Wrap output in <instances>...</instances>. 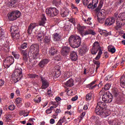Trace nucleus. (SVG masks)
<instances>
[{
  "label": "nucleus",
  "instance_id": "4be33fe9",
  "mask_svg": "<svg viewBox=\"0 0 125 125\" xmlns=\"http://www.w3.org/2000/svg\"><path fill=\"white\" fill-rule=\"evenodd\" d=\"M84 29H86V26H82L80 24L77 25V30L79 32V34H80V35L81 36H82V34L83 33V31H84Z\"/></svg>",
  "mask_w": 125,
  "mask_h": 125
},
{
  "label": "nucleus",
  "instance_id": "412c9836",
  "mask_svg": "<svg viewBox=\"0 0 125 125\" xmlns=\"http://www.w3.org/2000/svg\"><path fill=\"white\" fill-rule=\"evenodd\" d=\"M95 112L98 116H102V114H104V109L99 107H96Z\"/></svg>",
  "mask_w": 125,
  "mask_h": 125
},
{
  "label": "nucleus",
  "instance_id": "f3484780",
  "mask_svg": "<svg viewBox=\"0 0 125 125\" xmlns=\"http://www.w3.org/2000/svg\"><path fill=\"white\" fill-rule=\"evenodd\" d=\"M95 83H96V81L92 82L89 84H87L86 86V87H87V88H89V89L91 90L92 89H94V88H95V87L97 86V84H95Z\"/></svg>",
  "mask_w": 125,
  "mask_h": 125
},
{
  "label": "nucleus",
  "instance_id": "20e7f679",
  "mask_svg": "<svg viewBox=\"0 0 125 125\" xmlns=\"http://www.w3.org/2000/svg\"><path fill=\"white\" fill-rule=\"evenodd\" d=\"M21 16V13L18 11H14L11 13H9L7 15L8 19L10 20V21H14V20H16L17 18H19Z\"/></svg>",
  "mask_w": 125,
  "mask_h": 125
},
{
  "label": "nucleus",
  "instance_id": "cd10ccee",
  "mask_svg": "<svg viewBox=\"0 0 125 125\" xmlns=\"http://www.w3.org/2000/svg\"><path fill=\"white\" fill-rule=\"evenodd\" d=\"M43 42L44 43L49 44L50 43V42H51V38L48 35H45Z\"/></svg>",
  "mask_w": 125,
  "mask_h": 125
},
{
  "label": "nucleus",
  "instance_id": "774afa93",
  "mask_svg": "<svg viewBox=\"0 0 125 125\" xmlns=\"http://www.w3.org/2000/svg\"><path fill=\"white\" fill-rule=\"evenodd\" d=\"M64 29L68 31V30H69V29H70V28H71V26H70L69 25H68V24L67 25V26H64Z\"/></svg>",
  "mask_w": 125,
  "mask_h": 125
},
{
  "label": "nucleus",
  "instance_id": "a18cd8bd",
  "mask_svg": "<svg viewBox=\"0 0 125 125\" xmlns=\"http://www.w3.org/2000/svg\"><path fill=\"white\" fill-rule=\"evenodd\" d=\"M27 47H28V44L26 42H24L21 45V47L19 48V49L21 50V48H22V49H25V48H27Z\"/></svg>",
  "mask_w": 125,
  "mask_h": 125
},
{
  "label": "nucleus",
  "instance_id": "de8ad7c7",
  "mask_svg": "<svg viewBox=\"0 0 125 125\" xmlns=\"http://www.w3.org/2000/svg\"><path fill=\"white\" fill-rule=\"evenodd\" d=\"M21 54L22 56H28V51L27 50H21Z\"/></svg>",
  "mask_w": 125,
  "mask_h": 125
},
{
  "label": "nucleus",
  "instance_id": "69168bd1",
  "mask_svg": "<svg viewBox=\"0 0 125 125\" xmlns=\"http://www.w3.org/2000/svg\"><path fill=\"white\" fill-rule=\"evenodd\" d=\"M60 113H61V109L59 108H57L55 111V113L58 115V114H59Z\"/></svg>",
  "mask_w": 125,
  "mask_h": 125
},
{
  "label": "nucleus",
  "instance_id": "338daca9",
  "mask_svg": "<svg viewBox=\"0 0 125 125\" xmlns=\"http://www.w3.org/2000/svg\"><path fill=\"white\" fill-rule=\"evenodd\" d=\"M3 84H4V81L1 79H0V86H2Z\"/></svg>",
  "mask_w": 125,
  "mask_h": 125
},
{
  "label": "nucleus",
  "instance_id": "ddd939ff",
  "mask_svg": "<svg viewBox=\"0 0 125 125\" xmlns=\"http://www.w3.org/2000/svg\"><path fill=\"white\" fill-rule=\"evenodd\" d=\"M61 52L62 56H66L68 55V53L70 52V47L68 46L63 47Z\"/></svg>",
  "mask_w": 125,
  "mask_h": 125
},
{
  "label": "nucleus",
  "instance_id": "e433bc0d",
  "mask_svg": "<svg viewBox=\"0 0 125 125\" xmlns=\"http://www.w3.org/2000/svg\"><path fill=\"white\" fill-rule=\"evenodd\" d=\"M88 49L86 46H83L80 50L81 52H82L81 54H84L85 52H87Z\"/></svg>",
  "mask_w": 125,
  "mask_h": 125
},
{
  "label": "nucleus",
  "instance_id": "a19ab883",
  "mask_svg": "<svg viewBox=\"0 0 125 125\" xmlns=\"http://www.w3.org/2000/svg\"><path fill=\"white\" fill-rule=\"evenodd\" d=\"M98 50H99V49H96L95 48H92L91 50V53L93 54V55H96V54L98 52Z\"/></svg>",
  "mask_w": 125,
  "mask_h": 125
},
{
  "label": "nucleus",
  "instance_id": "0eeeda50",
  "mask_svg": "<svg viewBox=\"0 0 125 125\" xmlns=\"http://www.w3.org/2000/svg\"><path fill=\"white\" fill-rule=\"evenodd\" d=\"M14 63V58L10 56L6 58L4 61L3 65L5 68H9Z\"/></svg>",
  "mask_w": 125,
  "mask_h": 125
},
{
  "label": "nucleus",
  "instance_id": "b1692460",
  "mask_svg": "<svg viewBox=\"0 0 125 125\" xmlns=\"http://www.w3.org/2000/svg\"><path fill=\"white\" fill-rule=\"evenodd\" d=\"M53 38L55 42H59V41H61V36L57 33H55L53 35Z\"/></svg>",
  "mask_w": 125,
  "mask_h": 125
},
{
  "label": "nucleus",
  "instance_id": "7ed1b4c3",
  "mask_svg": "<svg viewBox=\"0 0 125 125\" xmlns=\"http://www.w3.org/2000/svg\"><path fill=\"white\" fill-rule=\"evenodd\" d=\"M21 67H19L15 70L14 73L12 74V79L14 83H18V81L22 79V77H23Z\"/></svg>",
  "mask_w": 125,
  "mask_h": 125
},
{
  "label": "nucleus",
  "instance_id": "4d7b16f0",
  "mask_svg": "<svg viewBox=\"0 0 125 125\" xmlns=\"http://www.w3.org/2000/svg\"><path fill=\"white\" fill-rule=\"evenodd\" d=\"M21 101H22V99L19 97L16 99L15 103H16V104H19L21 103Z\"/></svg>",
  "mask_w": 125,
  "mask_h": 125
},
{
  "label": "nucleus",
  "instance_id": "393cba45",
  "mask_svg": "<svg viewBox=\"0 0 125 125\" xmlns=\"http://www.w3.org/2000/svg\"><path fill=\"white\" fill-rule=\"evenodd\" d=\"M106 107V103L104 102H99L98 103H97V106H96V107L97 108H101V109H105Z\"/></svg>",
  "mask_w": 125,
  "mask_h": 125
},
{
  "label": "nucleus",
  "instance_id": "7c9ffc66",
  "mask_svg": "<svg viewBox=\"0 0 125 125\" xmlns=\"http://www.w3.org/2000/svg\"><path fill=\"white\" fill-rule=\"evenodd\" d=\"M45 21H46V18H45L44 15H42L41 20L39 22V26H44V24H45Z\"/></svg>",
  "mask_w": 125,
  "mask_h": 125
},
{
  "label": "nucleus",
  "instance_id": "58836bf2",
  "mask_svg": "<svg viewBox=\"0 0 125 125\" xmlns=\"http://www.w3.org/2000/svg\"><path fill=\"white\" fill-rule=\"evenodd\" d=\"M69 15V10L65 9L64 12L62 13V17H66Z\"/></svg>",
  "mask_w": 125,
  "mask_h": 125
},
{
  "label": "nucleus",
  "instance_id": "603ef678",
  "mask_svg": "<svg viewBox=\"0 0 125 125\" xmlns=\"http://www.w3.org/2000/svg\"><path fill=\"white\" fill-rule=\"evenodd\" d=\"M42 101V98L41 97H37L36 98L34 99V102L36 103H40Z\"/></svg>",
  "mask_w": 125,
  "mask_h": 125
},
{
  "label": "nucleus",
  "instance_id": "e2e57ef3",
  "mask_svg": "<svg viewBox=\"0 0 125 125\" xmlns=\"http://www.w3.org/2000/svg\"><path fill=\"white\" fill-rule=\"evenodd\" d=\"M49 123L50 125H53L55 124V120H54V119L52 118L50 120Z\"/></svg>",
  "mask_w": 125,
  "mask_h": 125
},
{
  "label": "nucleus",
  "instance_id": "864d4df0",
  "mask_svg": "<svg viewBox=\"0 0 125 125\" xmlns=\"http://www.w3.org/2000/svg\"><path fill=\"white\" fill-rule=\"evenodd\" d=\"M90 20H91V18H88L87 20H86L85 23L87 24V25H92V23H91Z\"/></svg>",
  "mask_w": 125,
  "mask_h": 125
},
{
  "label": "nucleus",
  "instance_id": "bf43d9fd",
  "mask_svg": "<svg viewBox=\"0 0 125 125\" xmlns=\"http://www.w3.org/2000/svg\"><path fill=\"white\" fill-rule=\"evenodd\" d=\"M15 105H14V104H11L9 105V110H10V111H13V110H15Z\"/></svg>",
  "mask_w": 125,
  "mask_h": 125
},
{
  "label": "nucleus",
  "instance_id": "6e6552de",
  "mask_svg": "<svg viewBox=\"0 0 125 125\" xmlns=\"http://www.w3.org/2000/svg\"><path fill=\"white\" fill-rule=\"evenodd\" d=\"M102 99L105 103H111L113 101V96L109 93H106L103 96Z\"/></svg>",
  "mask_w": 125,
  "mask_h": 125
},
{
  "label": "nucleus",
  "instance_id": "3c124183",
  "mask_svg": "<svg viewBox=\"0 0 125 125\" xmlns=\"http://www.w3.org/2000/svg\"><path fill=\"white\" fill-rule=\"evenodd\" d=\"M8 1L9 5L10 6H12V5H14L16 3V0H8Z\"/></svg>",
  "mask_w": 125,
  "mask_h": 125
},
{
  "label": "nucleus",
  "instance_id": "9d476101",
  "mask_svg": "<svg viewBox=\"0 0 125 125\" xmlns=\"http://www.w3.org/2000/svg\"><path fill=\"white\" fill-rule=\"evenodd\" d=\"M97 4H98V0H92V3H90L88 5L87 7L89 9L92 10L97 7Z\"/></svg>",
  "mask_w": 125,
  "mask_h": 125
},
{
  "label": "nucleus",
  "instance_id": "4c0bfd02",
  "mask_svg": "<svg viewBox=\"0 0 125 125\" xmlns=\"http://www.w3.org/2000/svg\"><path fill=\"white\" fill-rule=\"evenodd\" d=\"M103 53V52L102 51V50H100V51H99L98 55L96 57V58L94 59V60H99V59H100V57H101V55H102Z\"/></svg>",
  "mask_w": 125,
  "mask_h": 125
},
{
  "label": "nucleus",
  "instance_id": "f704fd0d",
  "mask_svg": "<svg viewBox=\"0 0 125 125\" xmlns=\"http://www.w3.org/2000/svg\"><path fill=\"white\" fill-rule=\"evenodd\" d=\"M91 120L92 121V122H94L95 124L97 125L99 124V117L98 116H92L91 118Z\"/></svg>",
  "mask_w": 125,
  "mask_h": 125
},
{
  "label": "nucleus",
  "instance_id": "4468645a",
  "mask_svg": "<svg viewBox=\"0 0 125 125\" xmlns=\"http://www.w3.org/2000/svg\"><path fill=\"white\" fill-rule=\"evenodd\" d=\"M114 23H115V18L113 17L106 19L104 22V24L106 26H111V25H113Z\"/></svg>",
  "mask_w": 125,
  "mask_h": 125
},
{
  "label": "nucleus",
  "instance_id": "f8f14e48",
  "mask_svg": "<svg viewBox=\"0 0 125 125\" xmlns=\"http://www.w3.org/2000/svg\"><path fill=\"white\" fill-rule=\"evenodd\" d=\"M46 35V31H41L37 36V38L39 42H42L43 40V36Z\"/></svg>",
  "mask_w": 125,
  "mask_h": 125
},
{
  "label": "nucleus",
  "instance_id": "c9c22d12",
  "mask_svg": "<svg viewBox=\"0 0 125 125\" xmlns=\"http://www.w3.org/2000/svg\"><path fill=\"white\" fill-rule=\"evenodd\" d=\"M107 49L108 51L111 53H115L116 52V48L114 47H112L111 46H108Z\"/></svg>",
  "mask_w": 125,
  "mask_h": 125
},
{
  "label": "nucleus",
  "instance_id": "423d86ee",
  "mask_svg": "<svg viewBox=\"0 0 125 125\" xmlns=\"http://www.w3.org/2000/svg\"><path fill=\"white\" fill-rule=\"evenodd\" d=\"M45 12L46 14L49 16V17H54V16H56L59 13V11L55 7L47 8Z\"/></svg>",
  "mask_w": 125,
  "mask_h": 125
},
{
  "label": "nucleus",
  "instance_id": "a211bd4d",
  "mask_svg": "<svg viewBox=\"0 0 125 125\" xmlns=\"http://www.w3.org/2000/svg\"><path fill=\"white\" fill-rule=\"evenodd\" d=\"M49 54L51 56H53L57 53V49L55 47H51L49 49Z\"/></svg>",
  "mask_w": 125,
  "mask_h": 125
},
{
  "label": "nucleus",
  "instance_id": "1a4fd4ad",
  "mask_svg": "<svg viewBox=\"0 0 125 125\" xmlns=\"http://www.w3.org/2000/svg\"><path fill=\"white\" fill-rule=\"evenodd\" d=\"M41 79L42 82V89H45L46 88H47V87H48L49 85V83H48V81H47L46 79L42 78V77H41Z\"/></svg>",
  "mask_w": 125,
  "mask_h": 125
},
{
  "label": "nucleus",
  "instance_id": "473e14b6",
  "mask_svg": "<svg viewBox=\"0 0 125 125\" xmlns=\"http://www.w3.org/2000/svg\"><path fill=\"white\" fill-rule=\"evenodd\" d=\"M120 84L122 87L125 88V76H123L120 78Z\"/></svg>",
  "mask_w": 125,
  "mask_h": 125
},
{
  "label": "nucleus",
  "instance_id": "aec40b11",
  "mask_svg": "<svg viewBox=\"0 0 125 125\" xmlns=\"http://www.w3.org/2000/svg\"><path fill=\"white\" fill-rule=\"evenodd\" d=\"M99 32H100V35H102V36H104V37H108V36H110L111 35V32H108L105 30L99 29Z\"/></svg>",
  "mask_w": 125,
  "mask_h": 125
},
{
  "label": "nucleus",
  "instance_id": "09e8293b",
  "mask_svg": "<svg viewBox=\"0 0 125 125\" xmlns=\"http://www.w3.org/2000/svg\"><path fill=\"white\" fill-rule=\"evenodd\" d=\"M93 62L94 64L97 66L96 68V71H97V70L98 69V68L100 67V62H99V61H95V60H94Z\"/></svg>",
  "mask_w": 125,
  "mask_h": 125
},
{
  "label": "nucleus",
  "instance_id": "f257e3e1",
  "mask_svg": "<svg viewBox=\"0 0 125 125\" xmlns=\"http://www.w3.org/2000/svg\"><path fill=\"white\" fill-rule=\"evenodd\" d=\"M70 45L73 48H78L82 43V38L79 36L72 35L69 37Z\"/></svg>",
  "mask_w": 125,
  "mask_h": 125
},
{
  "label": "nucleus",
  "instance_id": "39448f33",
  "mask_svg": "<svg viewBox=\"0 0 125 125\" xmlns=\"http://www.w3.org/2000/svg\"><path fill=\"white\" fill-rule=\"evenodd\" d=\"M104 3V0H101L99 2L98 8L96 9V12L97 17H100L102 18L105 17V13L100 11L101 8H102V6H103Z\"/></svg>",
  "mask_w": 125,
  "mask_h": 125
},
{
  "label": "nucleus",
  "instance_id": "2f4dec72",
  "mask_svg": "<svg viewBox=\"0 0 125 125\" xmlns=\"http://www.w3.org/2000/svg\"><path fill=\"white\" fill-rule=\"evenodd\" d=\"M71 60L72 61H76L78 59V55L75 51H72L70 54Z\"/></svg>",
  "mask_w": 125,
  "mask_h": 125
},
{
  "label": "nucleus",
  "instance_id": "5fc2aeb1",
  "mask_svg": "<svg viewBox=\"0 0 125 125\" xmlns=\"http://www.w3.org/2000/svg\"><path fill=\"white\" fill-rule=\"evenodd\" d=\"M4 36V32H3V30L1 27H0V38H1V37Z\"/></svg>",
  "mask_w": 125,
  "mask_h": 125
},
{
  "label": "nucleus",
  "instance_id": "2eb2a0df",
  "mask_svg": "<svg viewBox=\"0 0 125 125\" xmlns=\"http://www.w3.org/2000/svg\"><path fill=\"white\" fill-rule=\"evenodd\" d=\"M88 35H92L93 36H94V35H95V32L93 30L88 29L83 31L81 36L82 37H84V36H87Z\"/></svg>",
  "mask_w": 125,
  "mask_h": 125
},
{
  "label": "nucleus",
  "instance_id": "79ce46f5",
  "mask_svg": "<svg viewBox=\"0 0 125 125\" xmlns=\"http://www.w3.org/2000/svg\"><path fill=\"white\" fill-rule=\"evenodd\" d=\"M28 78L29 79H36L37 78H39V75H37L36 74H28Z\"/></svg>",
  "mask_w": 125,
  "mask_h": 125
},
{
  "label": "nucleus",
  "instance_id": "052dcab7",
  "mask_svg": "<svg viewBox=\"0 0 125 125\" xmlns=\"http://www.w3.org/2000/svg\"><path fill=\"white\" fill-rule=\"evenodd\" d=\"M89 2V1H88V0H83V5H85V6L88 5Z\"/></svg>",
  "mask_w": 125,
  "mask_h": 125
},
{
  "label": "nucleus",
  "instance_id": "0e129e2a",
  "mask_svg": "<svg viewBox=\"0 0 125 125\" xmlns=\"http://www.w3.org/2000/svg\"><path fill=\"white\" fill-rule=\"evenodd\" d=\"M31 105V103L29 102H27L26 103H25V106L27 107V108H29V107H30Z\"/></svg>",
  "mask_w": 125,
  "mask_h": 125
},
{
  "label": "nucleus",
  "instance_id": "c03bdc74",
  "mask_svg": "<svg viewBox=\"0 0 125 125\" xmlns=\"http://www.w3.org/2000/svg\"><path fill=\"white\" fill-rule=\"evenodd\" d=\"M97 20L99 23H100L101 24H103L104 22H105V17H104V18L97 17Z\"/></svg>",
  "mask_w": 125,
  "mask_h": 125
},
{
  "label": "nucleus",
  "instance_id": "72a5a7b5",
  "mask_svg": "<svg viewBox=\"0 0 125 125\" xmlns=\"http://www.w3.org/2000/svg\"><path fill=\"white\" fill-rule=\"evenodd\" d=\"M12 37L15 41V40H18L20 37V33H19V32L13 33Z\"/></svg>",
  "mask_w": 125,
  "mask_h": 125
},
{
  "label": "nucleus",
  "instance_id": "dca6fc26",
  "mask_svg": "<svg viewBox=\"0 0 125 125\" xmlns=\"http://www.w3.org/2000/svg\"><path fill=\"white\" fill-rule=\"evenodd\" d=\"M125 24H124V22L120 21L119 19L117 20L116 21V26H115V29L117 31L118 30H121V28H122V26H124Z\"/></svg>",
  "mask_w": 125,
  "mask_h": 125
},
{
  "label": "nucleus",
  "instance_id": "9b49d317",
  "mask_svg": "<svg viewBox=\"0 0 125 125\" xmlns=\"http://www.w3.org/2000/svg\"><path fill=\"white\" fill-rule=\"evenodd\" d=\"M38 26V24L36 23H32L28 26V28L27 30V33L28 35H32V33H33V29H35L36 27Z\"/></svg>",
  "mask_w": 125,
  "mask_h": 125
},
{
  "label": "nucleus",
  "instance_id": "c756f323",
  "mask_svg": "<svg viewBox=\"0 0 125 125\" xmlns=\"http://www.w3.org/2000/svg\"><path fill=\"white\" fill-rule=\"evenodd\" d=\"M92 47L99 49V51L102 50V49H101V47H100V44L99 43V42H95L93 44Z\"/></svg>",
  "mask_w": 125,
  "mask_h": 125
},
{
  "label": "nucleus",
  "instance_id": "6ab92c4d",
  "mask_svg": "<svg viewBox=\"0 0 125 125\" xmlns=\"http://www.w3.org/2000/svg\"><path fill=\"white\" fill-rule=\"evenodd\" d=\"M53 105H56L54 106H51L49 108H48L46 110V114H51L52 113V110L54 109V108H56L58 106V103H54Z\"/></svg>",
  "mask_w": 125,
  "mask_h": 125
},
{
  "label": "nucleus",
  "instance_id": "ea45409f",
  "mask_svg": "<svg viewBox=\"0 0 125 125\" xmlns=\"http://www.w3.org/2000/svg\"><path fill=\"white\" fill-rule=\"evenodd\" d=\"M112 93L115 97H117L119 95V92H118V89H113L112 90Z\"/></svg>",
  "mask_w": 125,
  "mask_h": 125
},
{
  "label": "nucleus",
  "instance_id": "6e6d98bb",
  "mask_svg": "<svg viewBox=\"0 0 125 125\" xmlns=\"http://www.w3.org/2000/svg\"><path fill=\"white\" fill-rule=\"evenodd\" d=\"M54 60H56V61H60V60H61V56H60V55H58L55 57Z\"/></svg>",
  "mask_w": 125,
  "mask_h": 125
},
{
  "label": "nucleus",
  "instance_id": "8fccbe9b",
  "mask_svg": "<svg viewBox=\"0 0 125 125\" xmlns=\"http://www.w3.org/2000/svg\"><path fill=\"white\" fill-rule=\"evenodd\" d=\"M12 55H13L14 57H15V59H19L20 58V55L15 52H12Z\"/></svg>",
  "mask_w": 125,
  "mask_h": 125
},
{
  "label": "nucleus",
  "instance_id": "680f3d73",
  "mask_svg": "<svg viewBox=\"0 0 125 125\" xmlns=\"http://www.w3.org/2000/svg\"><path fill=\"white\" fill-rule=\"evenodd\" d=\"M78 98L79 97H78V96L76 95L75 97H73L72 98L71 101L72 102L76 101V100H78Z\"/></svg>",
  "mask_w": 125,
  "mask_h": 125
},
{
  "label": "nucleus",
  "instance_id": "37998d69",
  "mask_svg": "<svg viewBox=\"0 0 125 125\" xmlns=\"http://www.w3.org/2000/svg\"><path fill=\"white\" fill-rule=\"evenodd\" d=\"M92 97V93H89L86 95V100L87 101H89V100H91V98Z\"/></svg>",
  "mask_w": 125,
  "mask_h": 125
},
{
  "label": "nucleus",
  "instance_id": "5701e85b",
  "mask_svg": "<svg viewBox=\"0 0 125 125\" xmlns=\"http://www.w3.org/2000/svg\"><path fill=\"white\" fill-rule=\"evenodd\" d=\"M48 63V60L45 59L42 60L40 62H39V66L40 67H41V68H43L45 65H46Z\"/></svg>",
  "mask_w": 125,
  "mask_h": 125
},
{
  "label": "nucleus",
  "instance_id": "f03ea898",
  "mask_svg": "<svg viewBox=\"0 0 125 125\" xmlns=\"http://www.w3.org/2000/svg\"><path fill=\"white\" fill-rule=\"evenodd\" d=\"M39 44H33L30 46V50L28 52L29 55L32 59H38L39 58Z\"/></svg>",
  "mask_w": 125,
  "mask_h": 125
},
{
  "label": "nucleus",
  "instance_id": "a878e982",
  "mask_svg": "<svg viewBox=\"0 0 125 125\" xmlns=\"http://www.w3.org/2000/svg\"><path fill=\"white\" fill-rule=\"evenodd\" d=\"M117 19L123 22V24H125V13L120 14Z\"/></svg>",
  "mask_w": 125,
  "mask_h": 125
},
{
  "label": "nucleus",
  "instance_id": "13d9d810",
  "mask_svg": "<svg viewBox=\"0 0 125 125\" xmlns=\"http://www.w3.org/2000/svg\"><path fill=\"white\" fill-rule=\"evenodd\" d=\"M60 69H58V71L57 72H56L55 73V76L56 78H59V77H60Z\"/></svg>",
  "mask_w": 125,
  "mask_h": 125
},
{
  "label": "nucleus",
  "instance_id": "bb28decb",
  "mask_svg": "<svg viewBox=\"0 0 125 125\" xmlns=\"http://www.w3.org/2000/svg\"><path fill=\"white\" fill-rule=\"evenodd\" d=\"M65 84L68 87H72L74 85V80L71 78L66 82Z\"/></svg>",
  "mask_w": 125,
  "mask_h": 125
},
{
  "label": "nucleus",
  "instance_id": "49530a36",
  "mask_svg": "<svg viewBox=\"0 0 125 125\" xmlns=\"http://www.w3.org/2000/svg\"><path fill=\"white\" fill-rule=\"evenodd\" d=\"M110 88H111V84L106 83L105 84L104 86V87L103 90V89H104V90H109Z\"/></svg>",
  "mask_w": 125,
  "mask_h": 125
},
{
  "label": "nucleus",
  "instance_id": "c85d7f7f",
  "mask_svg": "<svg viewBox=\"0 0 125 125\" xmlns=\"http://www.w3.org/2000/svg\"><path fill=\"white\" fill-rule=\"evenodd\" d=\"M19 30V28L17 25H13L10 28V31L12 34H13V33H18Z\"/></svg>",
  "mask_w": 125,
  "mask_h": 125
}]
</instances>
